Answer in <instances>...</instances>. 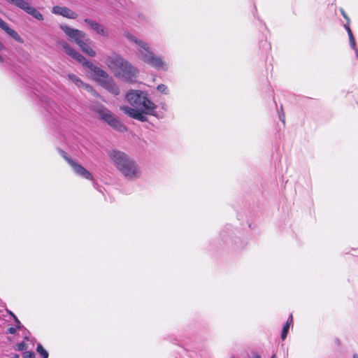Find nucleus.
<instances>
[{
    "instance_id": "obj_1",
    "label": "nucleus",
    "mask_w": 358,
    "mask_h": 358,
    "mask_svg": "<svg viewBox=\"0 0 358 358\" xmlns=\"http://www.w3.org/2000/svg\"><path fill=\"white\" fill-rule=\"evenodd\" d=\"M126 99L134 108L122 106L120 107V110L128 116L145 122L147 120V117L144 114L155 115L157 106L148 98L145 92L131 90L126 94Z\"/></svg>"
},
{
    "instance_id": "obj_2",
    "label": "nucleus",
    "mask_w": 358,
    "mask_h": 358,
    "mask_svg": "<svg viewBox=\"0 0 358 358\" xmlns=\"http://www.w3.org/2000/svg\"><path fill=\"white\" fill-rule=\"evenodd\" d=\"M117 169L128 180H135L141 176V171L138 163L126 153L112 150L108 154Z\"/></svg>"
},
{
    "instance_id": "obj_3",
    "label": "nucleus",
    "mask_w": 358,
    "mask_h": 358,
    "mask_svg": "<svg viewBox=\"0 0 358 358\" xmlns=\"http://www.w3.org/2000/svg\"><path fill=\"white\" fill-rule=\"evenodd\" d=\"M124 36L138 45L137 54L141 60L157 70L166 71L168 69V64L166 62L155 55L146 42L137 38L131 34L127 33Z\"/></svg>"
},
{
    "instance_id": "obj_4",
    "label": "nucleus",
    "mask_w": 358,
    "mask_h": 358,
    "mask_svg": "<svg viewBox=\"0 0 358 358\" xmlns=\"http://www.w3.org/2000/svg\"><path fill=\"white\" fill-rule=\"evenodd\" d=\"M63 50L71 57L83 64V66L89 69L94 73V79L101 84L103 81L107 80L109 77L108 74L102 69L95 66L91 62L88 61L80 52L76 51L65 41L62 40L58 42Z\"/></svg>"
},
{
    "instance_id": "obj_5",
    "label": "nucleus",
    "mask_w": 358,
    "mask_h": 358,
    "mask_svg": "<svg viewBox=\"0 0 358 358\" xmlns=\"http://www.w3.org/2000/svg\"><path fill=\"white\" fill-rule=\"evenodd\" d=\"M94 111L99 115V117L106 122L109 126L120 131L126 130L125 126L119 119L108 108L103 106H97Z\"/></svg>"
},
{
    "instance_id": "obj_6",
    "label": "nucleus",
    "mask_w": 358,
    "mask_h": 358,
    "mask_svg": "<svg viewBox=\"0 0 358 358\" xmlns=\"http://www.w3.org/2000/svg\"><path fill=\"white\" fill-rule=\"evenodd\" d=\"M138 69L125 59L115 76L129 82H134L138 75Z\"/></svg>"
},
{
    "instance_id": "obj_7",
    "label": "nucleus",
    "mask_w": 358,
    "mask_h": 358,
    "mask_svg": "<svg viewBox=\"0 0 358 358\" xmlns=\"http://www.w3.org/2000/svg\"><path fill=\"white\" fill-rule=\"evenodd\" d=\"M59 28L64 32L69 40L74 41L78 45L84 40H87V34L79 29L71 28L66 24H60Z\"/></svg>"
},
{
    "instance_id": "obj_8",
    "label": "nucleus",
    "mask_w": 358,
    "mask_h": 358,
    "mask_svg": "<svg viewBox=\"0 0 358 358\" xmlns=\"http://www.w3.org/2000/svg\"><path fill=\"white\" fill-rule=\"evenodd\" d=\"M59 28L64 32L69 40L74 41L78 45L84 40H87V34L79 29L71 28L66 24H60Z\"/></svg>"
},
{
    "instance_id": "obj_9",
    "label": "nucleus",
    "mask_w": 358,
    "mask_h": 358,
    "mask_svg": "<svg viewBox=\"0 0 358 358\" xmlns=\"http://www.w3.org/2000/svg\"><path fill=\"white\" fill-rule=\"evenodd\" d=\"M59 28L64 32L69 40L74 41L78 45L84 40H87V34L79 29L71 28L66 24H60Z\"/></svg>"
},
{
    "instance_id": "obj_10",
    "label": "nucleus",
    "mask_w": 358,
    "mask_h": 358,
    "mask_svg": "<svg viewBox=\"0 0 358 358\" xmlns=\"http://www.w3.org/2000/svg\"><path fill=\"white\" fill-rule=\"evenodd\" d=\"M11 3L31 15L35 19L38 20H43V15L36 8L33 7L27 0H11Z\"/></svg>"
},
{
    "instance_id": "obj_11",
    "label": "nucleus",
    "mask_w": 358,
    "mask_h": 358,
    "mask_svg": "<svg viewBox=\"0 0 358 358\" xmlns=\"http://www.w3.org/2000/svg\"><path fill=\"white\" fill-rule=\"evenodd\" d=\"M124 61L125 59L120 55L113 52L106 57L104 62L107 65L108 68L113 72L115 76H116Z\"/></svg>"
},
{
    "instance_id": "obj_12",
    "label": "nucleus",
    "mask_w": 358,
    "mask_h": 358,
    "mask_svg": "<svg viewBox=\"0 0 358 358\" xmlns=\"http://www.w3.org/2000/svg\"><path fill=\"white\" fill-rule=\"evenodd\" d=\"M62 157L72 167L75 173L86 179L92 180V175L83 166L69 158L64 151H60Z\"/></svg>"
},
{
    "instance_id": "obj_13",
    "label": "nucleus",
    "mask_w": 358,
    "mask_h": 358,
    "mask_svg": "<svg viewBox=\"0 0 358 358\" xmlns=\"http://www.w3.org/2000/svg\"><path fill=\"white\" fill-rule=\"evenodd\" d=\"M84 22L96 34H99L104 37L108 36V29L104 26H103L102 24L97 22L96 21L92 20L91 19L85 18L84 20Z\"/></svg>"
},
{
    "instance_id": "obj_14",
    "label": "nucleus",
    "mask_w": 358,
    "mask_h": 358,
    "mask_svg": "<svg viewBox=\"0 0 358 358\" xmlns=\"http://www.w3.org/2000/svg\"><path fill=\"white\" fill-rule=\"evenodd\" d=\"M52 13L55 14V15H62L64 17H66L68 19H72V20H74V19H76L77 17H78V14L71 10L70 8H67V7H62V6H55L52 7Z\"/></svg>"
},
{
    "instance_id": "obj_15",
    "label": "nucleus",
    "mask_w": 358,
    "mask_h": 358,
    "mask_svg": "<svg viewBox=\"0 0 358 358\" xmlns=\"http://www.w3.org/2000/svg\"><path fill=\"white\" fill-rule=\"evenodd\" d=\"M103 87L106 89L110 93L117 95L120 93L119 88L113 80L110 77L105 81H103L101 84H100Z\"/></svg>"
},
{
    "instance_id": "obj_16",
    "label": "nucleus",
    "mask_w": 358,
    "mask_h": 358,
    "mask_svg": "<svg viewBox=\"0 0 358 358\" xmlns=\"http://www.w3.org/2000/svg\"><path fill=\"white\" fill-rule=\"evenodd\" d=\"M90 41V38L87 37V40L82 41V43L79 44L78 46L84 53L87 54L90 57H93L96 56V52L89 45Z\"/></svg>"
},
{
    "instance_id": "obj_17",
    "label": "nucleus",
    "mask_w": 358,
    "mask_h": 358,
    "mask_svg": "<svg viewBox=\"0 0 358 358\" xmlns=\"http://www.w3.org/2000/svg\"><path fill=\"white\" fill-rule=\"evenodd\" d=\"M10 37H12L14 40H15L16 41L20 43H24V41L23 39L22 38V37L17 34V31H15L14 29L8 27L6 31H5Z\"/></svg>"
},
{
    "instance_id": "obj_18",
    "label": "nucleus",
    "mask_w": 358,
    "mask_h": 358,
    "mask_svg": "<svg viewBox=\"0 0 358 358\" xmlns=\"http://www.w3.org/2000/svg\"><path fill=\"white\" fill-rule=\"evenodd\" d=\"M292 323V315H291L289 316V317L288 318L285 325L284 326V327L282 329V334H281V338H282V340L285 339V338H286V336L287 335V333H288L290 324Z\"/></svg>"
},
{
    "instance_id": "obj_19",
    "label": "nucleus",
    "mask_w": 358,
    "mask_h": 358,
    "mask_svg": "<svg viewBox=\"0 0 358 358\" xmlns=\"http://www.w3.org/2000/svg\"><path fill=\"white\" fill-rule=\"evenodd\" d=\"M68 78L70 80L74 83L78 87H81L82 85H84V83L77 76L74 74H68Z\"/></svg>"
},
{
    "instance_id": "obj_20",
    "label": "nucleus",
    "mask_w": 358,
    "mask_h": 358,
    "mask_svg": "<svg viewBox=\"0 0 358 358\" xmlns=\"http://www.w3.org/2000/svg\"><path fill=\"white\" fill-rule=\"evenodd\" d=\"M36 351L41 355L43 358H48V352L43 348V347L38 343L36 348Z\"/></svg>"
},
{
    "instance_id": "obj_21",
    "label": "nucleus",
    "mask_w": 358,
    "mask_h": 358,
    "mask_svg": "<svg viewBox=\"0 0 358 358\" xmlns=\"http://www.w3.org/2000/svg\"><path fill=\"white\" fill-rule=\"evenodd\" d=\"M157 90L164 94H169L168 87L164 84L159 85L157 87Z\"/></svg>"
},
{
    "instance_id": "obj_22",
    "label": "nucleus",
    "mask_w": 358,
    "mask_h": 358,
    "mask_svg": "<svg viewBox=\"0 0 358 358\" xmlns=\"http://www.w3.org/2000/svg\"><path fill=\"white\" fill-rule=\"evenodd\" d=\"M81 87H84L87 92H91L92 94L96 95V92L92 89V87L90 85L84 83V85H82Z\"/></svg>"
},
{
    "instance_id": "obj_23",
    "label": "nucleus",
    "mask_w": 358,
    "mask_h": 358,
    "mask_svg": "<svg viewBox=\"0 0 358 358\" xmlns=\"http://www.w3.org/2000/svg\"><path fill=\"white\" fill-rule=\"evenodd\" d=\"M27 348V345L25 343L21 342L17 345V350L19 351L24 350Z\"/></svg>"
},
{
    "instance_id": "obj_24",
    "label": "nucleus",
    "mask_w": 358,
    "mask_h": 358,
    "mask_svg": "<svg viewBox=\"0 0 358 358\" xmlns=\"http://www.w3.org/2000/svg\"><path fill=\"white\" fill-rule=\"evenodd\" d=\"M349 40H350V46L352 47V49H354L355 50L356 55H357V56H358V50L356 48L355 38H350Z\"/></svg>"
},
{
    "instance_id": "obj_25",
    "label": "nucleus",
    "mask_w": 358,
    "mask_h": 358,
    "mask_svg": "<svg viewBox=\"0 0 358 358\" xmlns=\"http://www.w3.org/2000/svg\"><path fill=\"white\" fill-rule=\"evenodd\" d=\"M35 354L31 352H25L23 353V358H34Z\"/></svg>"
},
{
    "instance_id": "obj_26",
    "label": "nucleus",
    "mask_w": 358,
    "mask_h": 358,
    "mask_svg": "<svg viewBox=\"0 0 358 358\" xmlns=\"http://www.w3.org/2000/svg\"><path fill=\"white\" fill-rule=\"evenodd\" d=\"M0 27L4 31H6L9 27L8 26L6 22H5L2 19L0 18Z\"/></svg>"
},
{
    "instance_id": "obj_27",
    "label": "nucleus",
    "mask_w": 358,
    "mask_h": 358,
    "mask_svg": "<svg viewBox=\"0 0 358 358\" xmlns=\"http://www.w3.org/2000/svg\"><path fill=\"white\" fill-rule=\"evenodd\" d=\"M0 27L4 31H6L9 27L8 26L6 22H5L2 19L0 18Z\"/></svg>"
},
{
    "instance_id": "obj_28",
    "label": "nucleus",
    "mask_w": 358,
    "mask_h": 358,
    "mask_svg": "<svg viewBox=\"0 0 358 358\" xmlns=\"http://www.w3.org/2000/svg\"><path fill=\"white\" fill-rule=\"evenodd\" d=\"M7 333L10 334H14L16 333V329L15 327H10L7 330Z\"/></svg>"
},
{
    "instance_id": "obj_29",
    "label": "nucleus",
    "mask_w": 358,
    "mask_h": 358,
    "mask_svg": "<svg viewBox=\"0 0 358 358\" xmlns=\"http://www.w3.org/2000/svg\"><path fill=\"white\" fill-rule=\"evenodd\" d=\"M12 315L13 316V317H14V319H15V322H16V323H17V327H18V328H20V321H19V320L15 317V315H14L13 314H12Z\"/></svg>"
},
{
    "instance_id": "obj_30",
    "label": "nucleus",
    "mask_w": 358,
    "mask_h": 358,
    "mask_svg": "<svg viewBox=\"0 0 358 358\" xmlns=\"http://www.w3.org/2000/svg\"><path fill=\"white\" fill-rule=\"evenodd\" d=\"M279 118L283 123H285V115L283 113L279 115Z\"/></svg>"
},
{
    "instance_id": "obj_31",
    "label": "nucleus",
    "mask_w": 358,
    "mask_h": 358,
    "mask_svg": "<svg viewBox=\"0 0 358 358\" xmlns=\"http://www.w3.org/2000/svg\"><path fill=\"white\" fill-rule=\"evenodd\" d=\"M341 13H342L343 16L348 20V22H349V18L348 17V16L346 15V14L343 11V10H341Z\"/></svg>"
},
{
    "instance_id": "obj_32",
    "label": "nucleus",
    "mask_w": 358,
    "mask_h": 358,
    "mask_svg": "<svg viewBox=\"0 0 358 358\" xmlns=\"http://www.w3.org/2000/svg\"><path fill=\"white\" fill-rule=\"evenodd\" d=\"M4 48V45L0 41V50H2ZM0 62H2V58L0 56Z\"/></svg>"
},
{
    "instance_id": "obj_33",
    "label": "nucleus",
    "mask_w": 358,
    "mask_h": 358,
    "mask_svg": "<svg viewBox=\"0 0 358 358\" xmlns=\"http://www.w3.org/2000/svg\"><path fill=\"white\" fill-rule=\"evenodd\" d=\"M348 36H349V39L350 38H353L354 36H353V34H352V32L351 30H349V32L348 33Z\"/></svg>"
},
{
    "instance_id": "obj_34",
    "label": "nucleus",
    "mask_w": 358,
    "mask_h": 358,
    "mask_svg": "<svg viewBox=\"0 0 358 358\" xmlns=\"http://www.w3.org/2000/svg\"><path fill=\"white\" fill-rule=\"evenodd\" d=\"M344 27L347 30L348 33L349 32V30H351L348 24H345Z\"/></svg>"
},
{
    "instance_id": "obj_35",
    "label": "nucleus",
    "mask_w": 358,
    "mask_h": 358,
    "mask_svg": "<svg viewBox=\"0 0 358 358\" xmlns=\"http://www.w3.org/2000/svg\"><path fill=\"white\" fill-rule=\"evenodd\" d=\"M352 358H358V354H354Z\"/></svg>"
},
{
    "instance_id": "obj_36",
    "label": "nucleus",
    "mask_w": 358,
    "mask_h": 358,
    "mask_svg": "<svg viewBox=\"0 0 358 358\" xmlns=\"http://www.w3.org/2000/svg\"><path fill=\"white\" fill-rule=\"evenodd\" d=\"M19 355L15 354V355H13V358H19Z\"/></svg>"
},
{
    "instance_id": "obj_37",
    "label": "nucleus",
    "mask_w": 358,
    "mask_h": 358,
    "mask_svg": "<svg viewBox=\"0 0 358 358\" xmlns=\"http://www.w3.org/2000/svg\"><path fill=\"white\" fill-rule=\"evenodd\" d=\"M271 358H276L275 355H273V356L271 357Z\"/></svg>"
},
{
    "instance_id": "obj_38",
    "label": "nucleus",
    "mask_w": 358,
    "mask_h": 358,
    "mask_svg": "<svg viewBox=\"0 0 358 358\" xmlns=\"http://www.w3.org/2000/svg\"><path fill=\"white\" fill-rule=\"evenodd\" d=\"M255 358H261V357H260V356H259V355H256V356H255Z\"/></svg>"
},
{
    "instance_id": "obj_39",
    "label": "nucleus",
    "mask_w": 358,
    "mask_h": 358,
    "mask_svg": "<svg viewBox=\"0 0 358 358\" xmlns=\"http://www.w3.org/2000/svg\"><path fill=\"white\" fill-rule=\"evenodd\" d=\"M231 358H234V357H231Z\"/></svg>"
}]
</instances>
